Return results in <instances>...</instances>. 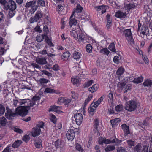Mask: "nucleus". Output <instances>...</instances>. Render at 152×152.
I'll return each instance as SVG.
<instances>
[{"mask_svg":"<svg viewBox=\"0 0 152 152\" xmlns=\"http://www.w3.org/2000/svg\"><path fill=\"white\" fill-rule=\"evenodd\" d=\"M54 145L56 148H59L61 145V141L59 139H57L54 142Z\"/></svg>","mask_w":152,"mask_h":152,"instance_id":"e433bc0d","label":"nucleus"},{"mask_svg":"<svg viewBox=\"0 0 152 152\" xmlns=\"http://www.w3.org/2000/svg\"><path fill=\"white\" fill-rule=\"evenodd\" d=\"M23 105V106H20L15 108L17 116L19 115L22 117H24L27 114L28 110H30V107H27L24 104Z\"/></svg>","mask_w":152,"mask_h":152,"instance_id":"f03ea898","label":"nucleus"},{"mask_svg":"<svg viewBox=\"0 0 152 152\" xmlns=\"http://www.w3.org/2000/svg\"><path fill=\"white\" fill-rule=\"evenodd\" d=\"M55 90L53 89H51L50 88H46L44 91L45 93H51L54 92Z\"/></svg>","mask_w":152,"mask_h":152,"instance_id":"5fc2aeb1","label":"nucleus"},{"mask_svg":"<svg viewBox=\"0 0 152 152\" xmlns=\"http://www.w3.org/2000/svg\"><path fill=\"white\" fill-rule=\"evenodd\" d=\"M110 15L108 14L106 15L107 26L109 28L112 24V20L110 18Z\"/></svg>","mask_w":152,"mask_h":152,"instance_id":"393cba45","label":"nucleus"},{"mask_svg":"<svg viewBox=\"0 0 152 152\" xmlns=\"http://www.w3.org/2000/svg\"><path fill=\"white\" fill-rule=\"evenodd\" d=\"M42 75H45L48 77L49 76H52V74L49 73V72L45 70H43L42 71Z\"/></svg>","mask_w":152,"mask_h":152,"instance_id":"052dcab7","label":"nucleus"},{"mask_svg":"<svg viewBox=\"0 0 152 152\" xmlns=\"http://www.w3.org/2000/svg\"><path fill=\"white\" fill-rule=\"evenodd\" d=\"M148 119V118L145 119L143 121V122L142 124H140L139 125L140 126H141L143 128V127L142 126V125H144V126H147L148 125V123L147 122V121Z\"/></svg>","mask_w":152,"mask_h":152,"instance_id":"338daca9","label":"nucleus"},{"mask_svg":"<svg viewBox=\"0 0 152 152\" xmlns=\"http://www.w3.org/2000/svg\"><path fill=\"white\" fill-rule=\"evenodd\" d=\"M60 101L61 102H62L63 101L65 104H68L71 101V100L70 99L64 98H62L60 99Z\"/></svg>","mask_w":152,"mask_h":152,"instance_id":"37998d69","label":"nucleus"},{"mask_svg":"<svg viewBox=\"0 0 152 152\" xmlns=\"http://www.w3.org/2000/svg\"><path fill=\"white\" fill-rule=\"evenodd\" d=\"M26 99H19V100L17 99H14L13 105L15 107L20 106V105L24 104L26 106Z\"/></svg>","mask_w":152,"mask_h":152,"instance_id":"9b49d317","label":"nucleus"},{"mask_svg":"<svg viewBox=\"0 0 152 152\" xmlns=\"http://www.w3.org/2000/svg\"><path fill=\"white\" fill-rule=\"evenodd\" d=\"M37 3L38 4L42 7L45 6V2L44 0H38Z\"/></svg>","mask_w":152,"mask_h":152,"instance_id":"680f3d73","label":"nucleus"},{"mask_svg":"<svg viewBox=\"0 0 152 152\" xmlns=\"http://www.w3.org/2000/svg\"><path fill=\"white\" fill-rule=\"evenodd\" d=\"M108 49L110 50L113 52H116L115 47V44L114 42H112L110 44L108 47Z\"/></svg>","mask_w":152,"mask_h":152,"instance_id":"c9c22d12","label":"nucleus"},{"mask_svg":"<svg viewBox=\"0 0 152 152\" xmlns=\"http://www.w3.org/2000/svg\"><path fill=\"white\" fill-rule=\"evenodd\" d=\"M34 2V1H32L26 3L25 6V7L26 8H29V7H31V6L32 5V4Z\"/></svg>","mask_w":152,"mask_h":152,"instance_id":"774afa93","label":"nucleus"},{"mask_svg":"<svg viewBox=\"0 0 152 152\" xmlns=\"http://www.w3.org/2000/svg\"><path fill=\"white\" fill-rule=\"evenodd\" d=\"M43 31L44 32V34H43V36H45V37L48 36L47 35L49 32V30L47 26L45 25L44 26Z\"/></svg>","mask_w":152,"mask_h":152,"instance_id":"72a5a7b5","label":"nucleus"},{"mask_svg":"<svg viewBox=\"0 0 152 152\" xmlns=\"http://www.w3.org/2000/svg\"><path fill=\"white\" fill-rule=\"evenodd\" d=\"M117 119H112L110 120V123L112 124V127H114L115 125H116L117 121Z\"/></svg>","mask_w":152,"mask_h":152,"instance_id":"e2e57ef3","label":"nucleus"},{"mask_svg":"<svg viewBox=\"0 0 152 152\" xmlns=\"http://www.w3.org/2000/svg\"><path fill=\"white\" fill-rule=\"evenodd\" d=\"M132 86L130 84L126 85L124 88V93H126L128 90H130L132 88Z\"/></svg>","mask_w":152,"mask_h":152,"instance_id":"f704fd0d","label":"nucleus"},{"mask_svg":"<svg viewBox=\"0 0 152 152\" xmlns=\"http://www.w3.org/2000/svg\"><path fill=\"white\" fill-rule=\"evenodd\" d=\"M16 8V4L15 2L12 0H10L7 4L4 5V9L5 10H15Z\"/></svg>","mask_w":152,"mask_h":152,"instance_id":"39448f33","label":"nucleus"},{"mask_svg":"<svg viewBox=\"0 0 152 152\" xmlns=\"http://www.w3.org/2000/svg\"><path fill=\"white\" fill-rule=\"evenodd\" d=\"M143 85L145 87H151L152 86V80L150 79L145 80L144 82L143 83Z\"/></svg>","mask_w":152,"mask_h":152,"instance_id":"aec40b11","label":"nucleus"},{"mask_svg":"<svg viewBox=\"0 0 152 152\" xmlns=\"http://www.w3.org/2000/svg\"><path fill=\"white\" fill-rule=\"evenodd\" d=\"M40 99V97L35 96L32 98V100L28 99L26 100V106L28 107H33L35 104L36 102H38Z\"/></svg>","mask_w":152,"mask_h":152,"instance_id":"7ed1b4c3","label":"nucleus"},{"mask_svg":"<svg viewBox=\"0 0 152 152\" xmlns=\"http://www.w3.org/2000/svg\"><path fill=\"white\" fill-rule=\"evenodd\" d=\"M138 103L137 101L131 99L126 102L124 108L129 112H133L136 110L138 107Z\"/></svg>","mask_w":152,"mask_h":152,"instance_id":"f257e3e1","label":"nucleus"},{"mask_svg":"<svg viewBox=\"0 0 152 152\" xmlns=\"http://www.w3.org/2000/svg\"><path fill=\"white\" fill-rule=\"evenodd\" d=\"M83 10V7L80 5L78 4L76 7L75 12L77 13H80Z\"/></svg>","mask_w":152,"mask_h":152,"instance_id":"3c124183","label":"nucleus"},{"mask_svg":"<svg viewBox=\"0 0 152 152\" xmlns=\"http://www.w3.org/2000/svg\"><path fill=\"white\" fill-rule=\"evenodd\" d=\"M45 39L47 43L50 46L52 47L54 46V45L52 43L51 38H50L48 36L45 37Z\"/></svg>","mask_w":152,"mask_h":152,"instance_id":"7c9ffc66","label":"nucleus"},{"mask_svg":"<svg viewBox=\"0 0 152 152\" xmlns=\"http://www.w3.org/2000/svg\"><path fill=\"white\" fill-rule=\"evenodd\" d=\"M123 109V106L121 104H119L116 106L115 110L116 111L119 112L121 111Z\"/></svg>","mask_w":152,"mask_h":152,"instance_id":"4d7b16f0","label":"nucleus"},{"mask_svg":"<svg viewBox=\"0 0 152 152\" xmlns=\"http://www.w3.org/2000/svg\"><path fill=\"white\" fill-rule=\"evenodd\" d=\"M5 111L4 107L1 104H0V115H3Z\"/></svg>","mask_w":152,"mask_h":152,"instance_id":"de8ad7c7","label":"nucleus"},{"mask_svg":"<svg viewBox=\"0 0 152 152\" xmlns=\"http://www.w3.org/2000/svg\"><path fill=\"white\" fill-rule=\"evenodd\" d=\"M9 15L10 18L13 17L15 13V10H9Z\"/></svg>","mask_w":152,"mask_h":152,"instance_id":"864d4df0","label":"nucleus"},{"mask_svg":"<svg viewBox=\"0 0 152 152\" xmlns=\"http://www.w3.org/2000/svg\"><path fill=\"white\" fill-rule=\"evenodd\" d=\"M124 34L125 36L127 37L130 41V43L132 45H134V40L132 36V33L131 30L130 29H127L123 31Z\"/></svg>","mask_w":152,"mask_h":152,"instance_id":"0eeeda50","label":"nucleus"},{"mask_svg":"<svg viewBox=\"0 0 152 152\" xmlns=\"http://www.w3.org/2000/svg\"><path fill=\"white\" fill-rule=\"evenodd\" d=\"M117 152H127L126 150L123 147L118 148L117 149Z\"/></svg>","mask_w":152,"mask_h":152,"instance_id":"69168bd1","label":"nucleus"},{"mask_svg":"<svg viewBox=\"0 0 152 152\" xmlns=\"http://www.w3.org/2000/svg\"><path fill=\"white\" fill-rule=\"evenodd\" d=\"M22 143V140H18L15 141L12 144V146L14 148H18Z\"/></svg>","mask_w":152,"mask_h":152,"instance_id":"5701e85b","label":"nucleus"},{"mask_svg":"<svg viewBox=\"0 0 152 152\" xmlns=\"http://www.w3.org/2000/svg\"><path fill=\"white\" fill-rule=\"evenodd\" d=\"M75 132L73 129L68 130L66 134V136L69 140H72L74 138L75 136Z\"/></svg>","mask_w":152,"mask_h":152,"instance_id":"f8f14e48","label":"nucleus"},{"mask_svg":"<svg viewBox=\"0 0 152 152\" xmlns=\"http://www.w3.org/2000/svg\"><path fill=\"white\" fill-rule=\"evenodd\" d=\"M113 60L114 62L117 64H118L119 63V58L118 56H115Z\"/></svg>","mask_w":152,"mask_h":152,"instance_id":"bf43d9fd","label":"nucleus"},{"mask_svg":"<svg viewBox=\"0 0 152 152\" xmlns=\"http://www.w3.org/2000/svg\"><path fill=\"white\" fill-rule=\"evenodd\" d=\"M100 52L101 53L108 55L109 54L110 52L108 50L107 48H104L100 50Z\"/></svg>","mask_w":152,"mask_h":152,"instance_id":"49530a36","label":"nucleus"},{"mask_svg":"<svg viewBox=\"0 0 152 152\" xmlns=\"http://www.w3.org/2000/svg\"><path fill=\"white\" fill-rule=\"evenodd\" d=\"M141 31L140 33L142 34V36H141L142 37L144 38L145 36L147 37L150 35L149 31L147 26H142L141 30Z\"/></svg>","mask_w":152,"mask_h":152,"instance_id":"ddd939ff","label":"nucleus"},{"mask_svg":"<svg viewBox=\"0 0 152 152\" xmlns=\"http://www.w3.org/2000/svg\"><path fill=\"white\" fill-rule=\"evenodd\" d=\"M75 12V11L73 12L70 18V21L69 22V24L71 27L72 25L75 26L77 23V20L75 19L74 18H73V15Z\"/></svg>","mask_w":152,"mask_h":152,"instance_id":"f3484780","label":"nucleus"},{"mask_svg":"<svg viewBox=\"0 0 152 152\" xmlns=\"http://www.w3.org/2000/svg\"><path fill=\"white\" fill-rule=\"evenodd\" d=\"M124 71V69L122 67H120L118 69L116 73L117 75L121 76L123 74Z\"/></svg>","mask_w":152,"mask_h":152,"instance_id":"4c0bfd02","label":"nucleus"},{"mask_svg":"<svg viewBox=\"0 0 152 152\" xmlns=\"http://www.w3.org/2000/svg\"><path fill=\"white\" fill-rule=\"evenodd\" d=\"M71 81L73 84H77L80 82V79L79 78H72L71 79Z\"/></svg>","mask_w":152,"mask_h":152,"instance_id":"58836bf2","label":"nucleus"},{"mask_svg":"<svg viewBox=\"0 0 152 152\" xmlns=\"http://www.w3.org/2000/svg\"><path fill=\"white\" fill-rule=\"evenodd\" d=\"M41 130L39 128H37L36 127L33 128V130L31 132L32 136L35 137L37 136L40 134Z\"/></svg>","mask_w":152,"mask_h":152,"instance_id":"dca6fc26","label":"nucleus"},{"mask_svg":"<svg viewBox=\"0 0 152 152\" xmlns=\"http://www.w3.org/2000/svg\"><path fill=\"white\" fill-rule=\"evenodd\" d=\"M42 140L40 139H38L35 141V145L37 148H40L42 147Z\"/></svg>","mask_w":152,"mask_h":152,"instance_id":"cd10ccee","label":"nucleus"},{"mask_svg":"<svg viewBox=\"0 0 152 152\" xmlns=\"http://www.w3.org/2000/svg\"><path fill=\"white\" fill-rule=\"evenodd\" d=\"M81 56V53L75 51L73 53L72 57L74 59H78L80 58Z\"/></svg>","mask_w":152,"mask_h":152,"instance_id":"c756f323","label":"nucleus"},{"mask_svg":"<svg viewBox=\"0 0 152 152\" xmlns=\"http://www.w3.org/2000/svg\"><path fill=\"white\" fill-rule=\"evenodd\" d=\"M94 126L98 127L99 125V121L98 119H95L94 121Z\"/></svg>","mask_w":152,"mask_h":152,"instance_id":"0e129e2a","label":"nucleus"},{"mask_svg":"<svg viewBox=\"0 0 152 152\" xmlns=\"http://www.w3.org/2000/svg\"><path fill=\"white\" fill-rule=\"evenodd\" d=\"M99 88V86L97 84L93 85L92 87L88 88V91L91 93H93L97 91Z\"/></svg>","mask_w":152,"mask_h":152,"instance_id":"b1692460","label":"nucleus"},{"mask_svg":"<svg viewBox=\"0 0 152 152\" xmlns=\"http://www.w3.org/2000/svg\"><path fill=\"white\" fill-rule=\"evenodd\" d=\"M142 147L140 144L138 143L134 148V151L135 152H140L141 151Z\"/></svg>","mask_w":152,"mask_h":152,"instance_id":"79ce46f5","label":"nucleus"},{"mask_svg":"<svg viewBox=\"0 0 152 152\" xmlns=\"http://www.w3.org/2000/svg\"><path fill=\"white\" fill-rule=\"evenodd\" d=\"M38 82L40 86L45 87L46 86V84L49 82V80L45 78H40L38 80Z\"/></svg>","mask_w":152,"mask_h":152,"instance_id":"a211bd4d","label":"nucleus"},{"mask_svg":"<svg viewBox=\"0 0 152 152\" xmlns=\"http://www.w3.org/2000/svg\"><path fill=\"white\" fill-rule=\"evenodd\" d=\"M126 15L127 14L126 12L124 13L120 11H119L115 13V16L116 17L121 19L125 18Z\"/></svg>","mask_w":152,"mask_h":152,"instance_id":"6ab92c4d","label":"nucleus"},{"mask_svg":"<svg viewBox=\"0 0 152 152\" xmlns=\"http://www.w3.org/2000/svg\"><path fill=\"white\" fill-rule=\"evenodd\" d=\"M7 120L4 117L0 118V127L5 126L6 125Z\"/></svg>","mask_w":152,"mask_h":152,"instance_id":"a878e982","label":"nucleus"},{"mask_svg":"<svg viewBox=\"0 0 152 152\" xmlns=\"http://www.w3.org/2000/svg\"><path fill=\"white\" fill-rule=\"evenodd\" d=\"M61 107L54 106L51 107L50 110H53L54 111L57 112L58 111V110L61 109Z\"/></svg>","mask_w":152,"mask_h":152,"instance_id":"a18cd8bd","label":"nucleus"},{"mask_svg":"<svg viewBox=\"0 0 152 152\" xmlns=\"http://www.w3.org/2000/svg\"><path fill=\"white\" fill-rule=\"evenodd\" d=\"M128 147L129 148H131L135 145V142L132 140H129L127 141Z\"/></svg>","mask_w":152,"mask_h":152,"instance_id":"ea45409f","label":"nucleus"},{"mask_svg":"<svg viewBox=\"0 0 152 152\" xmlns=\"http://www.w3.org/2000/svg\"><path fill=\"white\" fill-rule=\"evenodd\" d=\"M70 56V53L69 51H66L62 55V57L64 58L67 59L69 58Z\"/></svg>","mask_w":152,"mask_h":152,"instance_id":"a19ab883","label":"nucleus"},{"mask_svg":"<svg viewBox=\"0 0 152 152\" xmlns=\"http://www.w3.org/2000/svg\"><path fill=\"white\" fill-rule=\"evenodd\" d=\"M143 78L142 76H140L137 78H134L132 81L134 83L138 84L142 82L143 80Z\"/></svg>","mask_w":152,"mask_h":152,"instance_id":"bb28decb","label":"nucleus"},{"mask_svg":"<svg viewBox=\"0 0 152 152\" xmlns=\"http://www.w3.org/2000/svg\"><path fill=\"white\" fill-rule=\"evenodd\" d=\"M6 112L5 113L6 117L9 119L11 120L13 119V117L17 116V113L16 110H11L8 108L6 107Z\"/></svg>","mask_w":152,"mask_h":152,"instance_id":"20e7f679","label":"nucleus"},{"mask_svg":"<svg viewBox=\"0 0 152 152\" xmlns=\"http://www.w3.org/2000/svg\"><path fill=\"white\" fill-rule=\"evenodd\" d=\"M31 7V9H30L29 11L31 13L33 14L34 13L38 7V6L36 4V1H34Z\"/></svg>","mask_w":152,"mask_h":152,"instance_id":"412c9836","label":"nucleus"},{"mask_svg":"<svg viewBox=\"0 0 152 152\" xmlns=\"http://www.w3.org/2000/svg\"><path fill=\"white\" fill-rule=\"evenodd\" d=\"M93 81L92 80L88 81L87 82H86L84 84V87H88L91 86L93 83Z\"/></svg>","mask_w":152,"mask_h":152,"instance_id":"603ef678","label":"nucleus"},{"mask_svg":"<svg viewBox=\"0 0 152 152\" xmlns=\"http://www.w3.org/2000/svg\"><path fill=\"white\" fill-rule=\"evenodd\" d=\"M126 82H118L117 84V87L119 88L122 89L125 86L126 84Z\"/></svg>","mask_w":152,"mask_h":152,"instance_id":"c03bdc74","label":"nucleus"},{"mask_svg":"<svg viewBox=\"0 0 152 152\" xmlns=\"http://www.w3.org/2000/svg\"><path fill=\"white\" fill-rule=\"evenodd\" d=\"M121 142V140L118 139L116 138L113 139L111 140V143H114L115 145H120V143Z\"/></svg>","mask_w":152,"mask_h":152,"instance_id":"2f4dec72","label":"nucleus"},{"mask_svg":"<svg viewBox=\"0 0 152 152\" xmlns=\"http://www.w3.org/2000/svg\"><path fill=\"white\" fill-rule=\"evenodd\" d=\"M34 30L35 31L38 32L39 33H41L42 30L40 28V26L37 25L34 28Z\"/></svg>","mask_w":152,"mask_h":152,"instance_id":"13d9d810","label":"nucleus"},{"mask_svg":"<svg viewBox=\"0 0 152 152\" xmlns=\"http://www.w3.org/2000/svg\"><path fill=\"white\" fill-rule=\"evenodd\" d=\"M44 38H45V36L43 34L37 35L36 39L38 42H40L43 40Z\"/></svg>","mask_w":152,"mask_h":152,"instance_id":"473e14b6","label":"nucleus"},{"mask_svg":"<svg viewBox=\"0 0 152 152\" xmlns=\"http://www.w3.org/2000/svg\"><path fill=\"white\" fill-rule=\"evenodd\" d=\"M77 33L78 34V41L79 42H83L84 40V38L85 37V35L84 32L79 28V27L77 26Z\"/></svg>","mask_w":152,"mask_h":152,"instance_id":"1a4fd4ad","label":"nucleus"},{"mask_svg":"<svg viewBox=\"0 0 152 152\" xmlns=\"http://www.w3.org/2000/svg\"><path fill=\"white\" fill-rule=\"evenodd\" d=\"M36 61L37 63L40 65H44L47 63L46 58L42 57H37Z\"/></svg>","mask_w":152,"mask_h":152,"instance_id":"4468645a","label":"nucleus"},{"mask_svg":"<svg viewBox=\"0 0 152 152\" xmlns=\"http://www.w3.org/2000/svg\"><path fill=\"white\" fill-rule=\"evenodd\" d=\"M75 148L76 149L80 152H82L83 151V150L82 148L81 145L78 143L76 144Z\"/></svg>","mask_w":152,"mask_h":152,"instance_id":"09e8293b","label":"nucleus"},{"mask_svg":"<svg viewBox=\"0 0 152 152\" xmlns=\"http://www.w3.org/2000/svg\"><path fill=\"white\" fill-rule=\"evenodd\" d=\"M95 109L93 108L90 106V107L88 109V112L90 115L92 116L94 114V111L95 110Z\"/></svg>","mask_w":152,"mask_h":152,"instance_id":"6e6d98bb","label":"nucleus"},{"mask_svg":"<svg viewBox=\"0 0 152 152\" xmlns=\"http://www.w3.org/2000/svg\"><path fill=\"white\" fill-rule=\"evenodd\" d=\"M43 14L40 12H38L33 17H31L30 18L29 22L31 23L34 22H37L43 16Z\"/></svg>","mask_w":152,"mask_h":152,"instance_id":"6e6552de","label":"nucleus"},{"mask_svg":"<svg viewBox=\"0 0 152 152\" xmlns=\"http://www.w3.org/2000/svg\"><path fill=\"white\" fill-rule=\"evenodd\" d=\"M139 4L138 2H136L135 0H134V1L126 4L125 5V7L127 9V12H129L135 8Z\"/></svg>","mask_w":152,"mask_h":152,"instance_id":"423d86ee","label":"nucleus"},{"mask_svg":"<svg viewBox=\"0 0 152 152\" xmlns=\"http://www.w3.org/2000/svg\"><path fill=\"white\" fill-rule=\"evenodd\" d=\"M76 31L72 30L71 31V35L73 37L75 40H77L78 39V34L77 33V29H76Z\"/></svg>","mask_w":152,"mask_h":152,"instance_id":"4be33fe9","label":"nucleus"},{"mask_svg":"<svg viewBox=\"0 0 152 152\" xmlns=\"http://www.w3.org/2000/svg\"><path fill=\"white\" fill-rule=\"evenodd\" d=\"M92 46L90 44L87 45L86 46V50L88 53H91L92 52Z\"/></svg>","mask_w":152,"mask_h":152,"instance_id":"8fccbe9b","label":"nucleus"},{"mask_svg":"<svg viewBox=\"0 0 152 152\" xmlns=\"http://www.w3.org/2000/svg\"><path fill=\"white\" fill-rule=\"evenodd\" d=\"M122 129L124 133V135L127 136L130 133L129 126L126 124H123L121 125Z\"/></svg>","mask_w":152,"mask_h":152,"instance_id":"2eb2a0df","label":"nucleus"},{"mask_svg":"<svg viewBox=\"0 0 152 152\" xmlns=\"http://www.w3.org/2000/svg\"><path fill=\"white\" fill-rule=\"evenodd\" d=\"M115 149V147L113 145H109L105 148L104 150L106 152H109L110 151H113Z\"/></svg>","mask_w":152,"mask_h":152,"instance_id":"c85d7f7f","label":"nucleus"},{"mask_svg":"<svg viewBox=\"0 0 152 152\" xmlns=\"http://www.w3.org/2000/svg\"><path fill=\"white\" fill-rule=\"evenodd\" d=\"M74 118L76 124L78 125H80L83 119L82 114L80 113H76L75 114Z\"/></svg>","mask_w":152,"mask_h":152,"instance_id":"9d476101","label":"nucleus"}]
</instances>
